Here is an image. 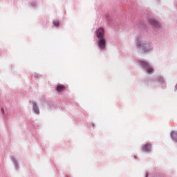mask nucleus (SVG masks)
<instances>
[{"mask_svg": "<svg viewBox=\"0 0 177 177\" xmlns=\"http://www.w3.org/2000/svg\"><path fill=\"white\" fill-rule=\"evenodd\" d=\"M140 65L144 68H147L148 74H153V68L150 67V64L145 61H140Z\"/></svg>", "mask_w": 177, "mask_h": 177, "instance_id": "f03ea898", "label": "nucleus"}, {"mask_svg": "<svg viewBox=\"0 0 177 177\" xmlns=\"http://www.w3.org/2000/svg\"><path fill=\"white\" fill-rule=\"evenodd\" d=\"M1 111H3V109H1Z\"/></svg>", "mask_w": 177, "mask_h": 177, "instance_id": "9b49d317", "label": "nucleus"}, {"mask_svg": "<svg viewBox=\"0 0 177 177\" xmlns=\"http://www.w3.org/2000/svg\"><path fill=\"white\" fill-rule=\"evenodd\" d=\"M53 24H54V26H55V27H59V26H60V21H53Z\"/></svg>", "mask_w": 177, "mask_h": 177, "instance_id": "9d476101", "label": "nucleus"}, {"mask_svg": "<svg viewBox=\"0 0 177 177\" xmlns=\"http://www.w3.org/2000/svg\"><path fill=\"white\" fill-rule=\"evenodd\" d=\"M171 138L175 140V142H177V133L176 131H173L171 133Z\"/></svg>", "mask_w": 177, "mask_h": 177, "instance_id": "1a4fd4ad", "label": "nucleus"}, {"mask_svg": "<svg viewBox=\"0 0 177 177\" xmlns=\"http://www.w3.org/2000/svg\"><path fill=\"white\" fill-rule=\"evenodd\" d=\"M149 23H151V24H152V26H154L155 27H156L157 28L160 27V23H158V21H157L156 19H154L153 18H151L149 19Z\"/></svg>", "mask_w": 177, "mask_h": 177, "instance_id": "39448f33", "label": "nucleus"}, {"mask_svg": "<svg viewBox=\"0 0 177 177\" xmlns=\"http://www.w3.org/2000/svg\"><path fill=\"white\" fill-rule=\"evenodd\" d=\"M150 149H151V146L147 144L142 147V151H150Z\"/></svg>", "mask_w": 177, "mask_h": 177, "instance_id": "0eeeda50", "label": "nucleus"}, {"mask_svg": "<svg viewBox=\"0 0 177 177\" xmlns=\"http://www.w3.org/2000/svg\"><path fill=\"white\" fill-rule=\"evenodd\" d=\"M33 110L35 114H39V109H38V106H37L36 104H33Z\"/></svg>", "mask_w": 177, "mask_h": 177, "instance_id": "6e6552de", "label": "nucleus"}, {"mask_svg": "<svg viewBox=\"0 0 177 177\" xmlns=\"http://www.w3.org/2000/svg\"><path fill=\"white\" fill-rule=\"evenodd\" d=\"M97 37L98 39L104 38V29L100 28L97 31Z\"/></svg>", "mask_w": 177, "mask_h": 177, "instance_id": "20e7f679", "label": "nucleus"}, {"mask_svg": "<svg viewBox=\"0 0 177 177\" xmlns=\"http://www.w3.org/2000/svg\"><path fill=\"white\" fill-rule=\"evenodd\" d=\"M98 44L100 49H104L106 48V39L104 37L98 39Z\"/></svg>", "mask_w": 177, "mask_h": 177, "instance_id": "7ed1b4c3", "label": "nucleus"}, {"mask_svg": "<svg viewBox=\"0 0 177 177\" xmlns=\"http://www.w3.org/2000/svg\"><path fill=\"white\" fill-rule=\"evenodd\" d=\"M66 89V87L64 85L58 84L56 86V91L57 92H62V91H64Z\"/></svg>", "mask_w": 177, "mask_h": 177, "instance_id": "423d86ee", "label": "nucleus"}, {"mask_svg": "<svg viewBox=\"0 0 177 177\" xmlns=\"http://www.w3.org/2000/svg\"><path fill=\"white\" fill-rule=\"evenodd\" d=\"M136 48H138V49H139L142 53L151 50V46L150 45V43L145 39L138 40Z\"/></svg>", "mask_w": 177, "mask_h": 177, "instance_id": "f257e3e1", "label": "nucleus"}]
</instances>
